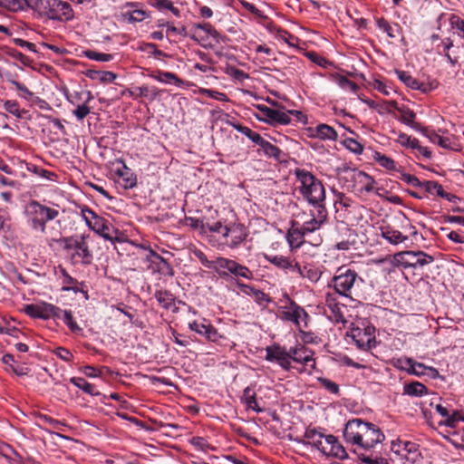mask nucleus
Instances as JSON below:
<instances>
[{"label":"nucleus","mask_w":464,"mask_h":464,"mask_svg":"<svg viewBox=\"0 0 464 464\" xmlns=\"http://www.w3.org/2000/svg\"><path fill=\"white\" fill-rule=\"evenodd\" d=\"M295 175V190L316 210V213L311 214L310 219L302 218V223L299 220L292 219V237L294 235L302 237L305 233L314 232L326 220L325 189L322 182L305 169L296 168Z\"/></svg>","instance_id":"1"},{"label":"nucleus","mask_w":464,"mask_h":464,"mask_svg":"<svg viewBox=\"0 0 464 464\" xmlns=\"http://www.w3.org/2000/svg\"><path fill=\"white\" fill-rule=\"evenodd\" d=\"M343 437L348 443L370 450L384 440V434L375 424L361 419L350 420L343 430Z\"/></svg>","instance_id":"2"},{"label":"nucleus","mask_w":464,"mask_h":464,"mask_svg":"<svg viewBox=\"0 0 464 464\" xmlns=\"http://www.w3.org/2000/svg\"><path fill=\"white\" fill-rule=\"evenodd\" d=\"M24 214L26 222L32 230L45 233L46 223L56 218L59 212L36 200H32L27 204Z\"/></svg>","instance_id":"3"},{"label":"nucleus","mask_w":464,"mask_h":464,"mask_svg":"<svg viewBox=\"0 0 464 464\" xmlns=\"http://www.w3.org/2000/svg\"><path fill=\"white\" fill-rule=\"evenodd\" d=\"M30 6L41 16L52 20L69 21L73 18L70 4L62 0H30Z\"/></svg>","instance_id":"4"},{"label":"nucleus","mask_w":464,"mask_h":464,"mask_svg":"<svg viewBox=\"0 0 464 464\" xmlns=\"http://www.w3.org/2000/svg\"><path fill=\"white\" fill-rule=\"evenodd\" d=\"M336 171L340 182H342L343 186L346 187L347 189L355 188L357 184L361 185V190L366 192H371L374 188L375 181L373 178L363 171L348 167H343V169L339 168Z\"/></svg>","instance_id":"5"},{"label":"nucleus","mask_w":464,"mask_h":464,"mask_svg":"<svg viewBox=\"0 0 464 464\" xmlns=\"http://www.w3.org/2000/svg\"><path fill=\"white\" fill-rule=\"evenodd\" d=\"M81 215L90 229L102 237L104 239L113 241L115 235L117 234V230L111 226L107 219L98 216L86 206L82 208Z\"/></svg>","instance_id":"6"},{"label":"nucleus","mask_w":464,"mask_h":464,"mask_svg":"<svg viewBox=\"0 0 464 464\" xmlns=\"http://www.w3.org/2000/svg\"><path fill=\"white\" fill-rule=\"evenodd\" d=\"M292 324H294L298 334L296 339H300L304 343H314V336L311 328V317L307 312L292 301Z\"/></svg>","instance_id":"7"},{"label":"nucleus","mask_w":464,"mask_h":464,"mask_svg":"<svg viewBox=\"0 0 464 464\" xmlns=\"http://www.w3.org/2000/svg\"><path fill=\"white\" fill-rule=\"evenodd\" d=\"M362 282L358 274L350 268L341 266L337 269L336 275L333 277L332 283L334 290L339 295L349 297L352 295V289L357 281Z\"/></svg>","instance_id":"8"},{"label":"nucleus","mask_w":464,"mask_h":464,"mask_svg":"<svg viewBox=\"0 0 464 464\" xmlns=\"http://www.w3.org/2000/svg\"><path fill=\"white\" fill-rule=\"evenodd\" d=\"M89 236L65 238V249L73 250L72 258H79L83 265H89L92 260V253L87 243Z\"/></svg>","instance_id":"9"},{"label":"nucleus","mask_w":464,"mask_h":464,"mask_svg":"<svg viewBox=\"0 0 464 464\" xmlns=\"http://www.w3.org/2000/svg\"><path fill=\"white\" fill-rule=\"evenodd\" d=\"M395 259L403 268L422 267L434 261L433 256L422 251H404L396 255Z\"/></svg>","instance_id":"10"},{"label":"nucleus","mask_w":464,"mask_h":464,"mask_svg":"<svg viewBox=\"0 0 464 464\" xmlns=\"http://www.w3.org/2000/svg\"><path fill=\"white\" fill-rule=\"evenodd\" d=\"M313 355V351L304 346L292 350V362L295 363L292 364V369L310 374L315 364Z\"/></svg>","instance_id":"11"},{"label":"nucleus","mask_w":464,"mask_h":464,"mask_svg":"<svg viewBox=\"0 0 464 464\" xmlns=\"http://www.w3.org/2000/svg\"><path fill=\"white\" fill-rule=\"evenodd\" d=\"M188 327L190 330L204 336L206 339L211 342H217L220 337L217 329L212 324H208L205 319L202 321H194L189 323Z\"/></svg>","instance_id":"12"},{"label":"nucleus","mask_w":464,"mask_h":464,"mask_svg":"<svg viewBox=\"0 0 464 464\" xmlns=\"http://www.w3.org/2000/svg\"><path fill=\"white\" fill-rule=\"evenodd\" d=\"M217 263L220 268L227 269L236 276H241L247 279L252 276V272L246 266H244L234 260L219 257L217 260Z\"/></svg>","instance_id":"13"},{"label":"nucleus","mask_w":464,"mask_h":464,"mask_svg":"<svg viewBox=\"0 0 464 464\" xmlns=\"http://www.w3.org/2000/svg\"><path fill=\"white\" fill-rule=\"evenodd\" d=\"M420 188L424 189V191L427 193L436 194L437 196L446 198L448 201L452 203H456L458 200H459V198L456 195L445 192L442 186L437 181H423Z\"/></svg>","instance_id":"14"},{"label":"nucleus","mask_w":464,"mask_h":464,"mask_svg":"<svg viewBox=\"0 0 464 464\" xmlns=\"http://www.w3.org/2000/svg\"><path fill=\"white\" fill-rule=\"evenodd\" d=\"M392 106H394L395 110L400 113V116H394L402 123L410 126L415 130H420V124L414 122V119L416 117L415 112L406 106H398L395 102H392Z\"/></svg>","instance_id":"15"},{"label":"nucleus","mask_w":464,"mask_h":464,"mask_svg":"<svg viewBox=\"0 0 464 464\" xmlns=\"http://www.w3.org/2000/svg\"><path fill=\"white\" fill-rule=\"evenodd\" d=\"M304 131L307 136L317 137L321 140H335L337 138V132L327 124H319L315 129L306 128Z\"/></svg>","instance_id":"16"},{"label":"nucleus","mask_w":464,"mask_h":464,"mask_svg":"<svg viewBox=\"0 0 464 464\" xmlns=\"http://www.w3.org/2000/svg\"><path fill=\"white\" fill-rule=\"evenodd\" d=\"M398 363L401 364L402 369H406L409 373L421 376L425 374V370H430L437 372L436 369L432 367H427L421 362H417L411 358L399 359Z\"/></svg>","instance_id":"17"},{"label":"nucleus","mask_w":464,"mask_h":464,"mask_svg":"<svg viewBox=\"0 0 464 464\" xmlns=\"http://www.w3.org/2000/svg\"><path fill=\"white\" fill-rule=\"evenodd\" d=\"M51 304L42 303L40 304H26L24 312L33 318L49 319V311H52Z\"/></svg>","instance_id":"18"},{"label":"nucleus","mask_w":464,"mask_h":464,"mask_svg":"<svg viewBox=\"0 0 464 464\" xmlns=\"http://www.w3.org/2000/svg\"><path fill=\"white\" fill-rule=\"evenodd\" d=\"M266 358L269 361L277 362L283 368L288 370L290 368V354L281 350L279 347L274 349L267 348Z\"/></svg>","instance_id":"19"},{"label":"nucleus","mask_w":464,"mask_h":464,"mask_svg":"<svg viewBox=\"0 0 464 464\" xmlns=\"http://www.w3.org/2000/svg\"><path fill=\"white\" fill-rule=\"evenodd\" d=\"M152 264L156 266L157 271L165 276H174V270L170 264L162 256H160L159 254L152 252Z\"/></svg>","instance_id":"20"},{"label":"nucleus","mask_w":464,"mask_h":464,"mask_svg":"<svg viewBox=\"0 0 464 464\" xmlns=\"http://www.w3.org/2000/svg\"><path fill=\"white\" fill-rule=\"evenodd\" d=\"M381 235L388 242L397 245L408 239V237L403 236L400 231L393 229L390 226L381 227Z\"/></svg>","instance_id":"21"},{"label":"nucleus","mask_w":464,"mask_h":464,"mask_svg":"<svg viewBox=\"0 0 464 464\" xmlns=\"http://www.w3.org/2000/svg\"><path fill=\"white\" fill-rule=\"evenodd\" d=\"M326 304L333 314L334 320L336 323H346V319L342 312V307L335 302L334 297L331 294H327L325 297Z\"/></svg>","instance_id":"22"},{"label":"nucleus","mask_w":464,"mask_h":464,"mask_svg":"<svg viewBox=\"0 0 464 464\" xmlns=\"http://www.w3.org/2000/svg\"><path fill=\"white\" fill-rule=\"evenodd\" d=\"M151 77L160 82L173 83L176 86H181L183 84V81L170 72L158 71L151 74Z\"/></svg>","instance_id":"23"},{"label":"nucleus","mask_w":464,"mask_h":464,"mask_svg":"<svg viewBox=\"0 0 464 464\" xmlns=\"http://www.w3.org/2000/svg\"><path fill=\"white\" fill-rule=\"evenodd\" d=\"M428 392L426 386L419 382H412L411 383H406L403 386V394L411 396V397H421L426 394Z\"/></svg>","instance_id":"24"},{"label":"nucleus","mask_w":464,"mask_h":464,"mask_svg":"<svg viewBox=\"0 0 464 464\" xmlns=\"http://www.w3.org/2000/svg\"><path fill=\"white\" fill-rule=\"evenodd\" d=\"M154 297L158 301L159 304L164 309H170L174 306V296L167 290H157L154 293Z\"/></svg>","instance_id":"25"},{"label":"nucleus","mask_w":464,"mask_h":464,"mask_svg":"<svg viewBox=\"0 0 464 464\" xmlns=\"http://www.w3.org/2000/svg\"><path fill=\"white\" fill-rule=\"evenodd\" d=\"M71 382L82 390L84 392L92 396H99L101 393L95 389L94 385L89 383L85 379L82 377H72Z\"/></svg>","instance_id":"26"},{"label":"nucleus","mask_w":464,"mask_h":464,"mask_svg":"<svg viewBox=\"0 0 464 464\" xmlns=\"http://www.w3.org/2000/svg\"><path fill=\"white\" fill-rule=\"evenodd\" d=\"M242 399L248 409L256 412L262 411V409L257 404L256 393L250 387H246L244 390Z\"/></svg>","instance_id":"27"},{"label":"nucleus","mask_w":464,"mask_h":464,"mask_svg":"<svg viewBox=\"0 0 464 464\" xmlns=\"http://www.w3.org/2000/svg\"><path fill=\"white\" fill-rule=\"evenodd\" d=\"M459 421L464 422V414L458 410H450L449 418L447 420H440L438 424L454 429Z\"/></svg>","instance_id":"28"},{"label":"nucleus","mask_w":464,"mask_h":464,"mask_svg":"<svg viewBox=\"0 0 464 464\" xmlns=\"http://www.w3.org/2000/svg\"><path fill=\"white\" fill-rule=\"evenodd\" d=\"M398 78L412 90H422L423 84L404 71H396Z\"/></svg>","instance_id":"29"},{"label":"nucleus","mask_w":464,"mask_h":464,"mask_svg":"<svg viewBox=\"0 0 464 464\" xmlns=\"http://www.w3.org/2000/svg\"><path fill=\"white\" fill-rule=\"evenodd\" d=\"M117 174L122 179V186L125 188H131L136 186L137 179L130 170L124 165L123 169L117 170Z\"/></svg>","instance_id":"30"},{"label":"nucleus","mask_w":464,"mask_h":464,"mask_svg":"<svg viewBox=\"0 0 464 464\" xmlns=\"http://www.w3.org/2000/svg\"><path fill=\"white\" fill-rule=\"evenodd\" d=\"M86 75L92 80H99L102 82H112L116 79V74L111 72H102L90 70Z\"/></svg>","instance_id":"31"},{"label":"nucleus","mask_w":464,"mask_h":464,"mask_svg":"<svg viewBox=\"0 0 464 464\" xmlns=\"http://www.w3.org/2000/svg\"><path fill=\"white\" fill-rule=\"evenodd\" d=\"M264 112L265 115L269 118L271 121L282 122V123H288L289 119L288 116L282 111H279L277 110L270 109L267 107H259Z\"/></svg>","instance_id":"32"},{"label":"nucleus","mask_w":464,"mask_h":464,"mask_svg":"<svg viewBox=\"0 0 464 464\" xmlns=\"http://www.w3.org/2000/svg\"><path fill=\"white\" fill-rule=\"evenodd\" d=\"M446 438L456 449H464V429L449 431Z\"/></svg>","instance_id":"33"},{"label":"nucleus","mask_w":464,"mask_h":464,"mask_svg":"<svg viewBox=\"0 0 464 464\" xmlns=\"http://www.w3.org/2000/svg\"><path fill=\"white\" fill-rule=\"evenodd\" d=\"M235 129L240 133L246 136L249 140H251L254 143L260 146L265 139L261 137V135L256 131H253L250 128L242 125H234Z\"/></svg>","instance_id":"34"},{"label":"nucleus","mask_w":464,"mask_h":464,"mask_svg":"<svg viewBox=\"0 0 464 464\" xmlns=\"http://www.w3.org/2000/svg\"><path fill=\"white\" fill-rule=\"evenodd\" d=\"M26 169L43 179L51 181H56L57 175L54 172L49 171L33 164H26Z\"/></svg>","instance_id":"35"},{"label":"nucleus","mask_w":464,"mask_h":464,"mask_svg":"<svg viewBox=\"0 0 464 464\" xmlns=\"http://www.w3.org/2000/svg\"><path fill=\"white\" fill-rule=\"evenodd\" d=\"M335 82L338 83V85L343 88V90L350 91L352 92H356L359 89V86L350 81L347 77L340 74H336L334 76Z\"/></svg>","instance_id":"36"},{"label":"nucleus","mask_w":464,"mask_h":464,"mask_svg":"<svg viewBox=\"0 0 464 464\" xmlns=\"http://www.w3.org/2000/svg\"><path fill=\"white\" fill-rule=\"evenodd\" d=\"M0 5L11 11H18L30 6V0H0Z\"/></svg>","instance_id":"37"},{"label":"nucleus","mask_w":464,"mask_h":464,"mask_svg":"<svg viewBox=\"0 0 464 464\" xmlns=\"http://www.w3.org/2000/svg\"><path fill=\"white\" fill-rule=\"evenodd\" d=\"M202 227L208 228L211 232L222 233L225 237L229 236V232H236L234 227H228L227 226L224 227L219 221L214 222L212 224L207 223L206 226Z\"/></svg>","instance_id":"38"},{"label":"nucleus","mask_w":464,"mask_h":464,"mask_svg":"<svg viewBox=\"0 0 464 464\" xmlns=\"http://www.w3.org/2000/svg\"><path fill=\"white\" fill-rule=\"evenodd\" d=\"M374 160L383 168H385L388 170H395L396 169V163L395 161L383 155L380 152H375L374 154Z\"/></svg>","instance_id":"39"},{"label":"nucleus","mask_w":464,"mask_h":464,"mask_svg":"<svg viewBox=\"0 0 464 464\" xmlns=\"http://www.w3.org/2000/svg\"><path fill=\"white\" fill-rule=\"evenodd\" d=\"M331 449H332V450H331V452L328 453L327 456H332V457L337 458L339 459H345L348 458V454H347L345 449L343 448V446L342 444H340L338 442L336 438H335V442L333 443Z\"/></svg>","instance_id":"40"},{"label":"nucleus","mask_w":464,"mask_h":464,"mask_svg":"<svg viewBox=\"0 0 464 464\" xmlns=\"http://www.w3.org/2000/svg\"><path fill=\"white\" fill-rule=\"evenodd\" d=\"M334 442H335V437L334 435H325L323 440L319 442L317 450L327 456L332 450L331 447Z\"/></svg>","instance_id":"41"},{"label":"nucleus","mask_w":464,"mask_h":464,"mask_svg":"<svg viewBox=\"0 0 464 464\" xmlns=\"http://www.w3.org/2000/svg\"><path fill=\"white\" fill-rule=\"evenodd\" d=\"M325 435L316 431L315 430H308L305 432V438L308 440V443L314 446L316 449L319 446V442L323 440Z\"/></svg>","instance_id":"42"},{"label":"nucleus","mask_w":464,"mask_h":464,"mask_svg":"<svg viewBox=\"0 0 464 464\" xmlns=\"http://www.w3.org/2000/svg\"><path fill=\"white\" fill-rule=\"evenodd\" d=\"M85 56L91 60L99 62H110L113 59V55L111 53H98L96 51H86Z\"/></svg>","instance_id":"43"},{"label":"nucleus","mask_w":464,"mask_h":464,"mask_svg":"<svg viewBox=\"0 0 464 464\" xmlns=\"http://www.w3.org/2000/svg\"><path fill=\"white\" fill-rule=\"evenodd\" d=\"M266 259L276 266L282 269H287L290 266L289 260L283 256H266Z\"/></svg>","instance_id":"44"},{"label":"nucleus","mask_w":464,"mask_h":464,"mask_svg":"<svg viewBox=\"0 0 464 464\" xmlns=\"http://www.w3.org/2000/svg\"><path fill=\"white\" fill-rule=\"evenodd\" d=\"M343 145L347 150L354 154H361L363 150L362 145L353 138H347L343 141Z\"/></svg>","instance_id":"45"},{"label":"nucleus","mask_w":464,"mask_h":464,"mask_svg":"<svg viewBox=\"0 0 464 464\" xmlns=\"http://www.w3.org/2000/svg\"><path fill=\"white\" fill-rule=\"evenodd\" d=\"M399 179L415 188H420L423 182L420 181L416 176L405 172H401Z\"/></svg>","instance_id":"46"},{"label":"nucleus","mask_w":464,"mask_h":464,"mask_svg":"<svg viewBox=\"0 0 464 464\" xmlns=\"http://www.w3.org/2000/svg\"><path fill=\"white\" fill-rule=\"evenodd\" d=\"M124 16L130 22H141L147 17V14L143 10L136 9L131 12L126 13Z\"/></svg>","instance_id":"47"},{"label":"nucleus","mask_w":464,"mask_h":464,"mask_svg":"<svg viewBox=\"0 0 464 464\" xmlns=\"http://www.w3.org/2000/svg\"><path fill=\"white\" fill-rule=\"evenodd\" d=\"M232 227L236 229V232H229V235H232L230 245L236 246L245 240L246 234L239 227L233 226Z\"/></svg>","instance_id":"48"},{"label":"nucleus","mask_w":464,"mask_h":464,"mask_svg":"<svg viewBox=\"0 0 464 464\" xmlns=\"http://www.w3.org/2000/svg\"><path fill=\"white\" fill-rule=\"evenodd\" d=\"M140 49L143 52L154 55L155 57L166 56V54L162 51L159 50L157 45L152 43L143 44Z\"/></svg>","instance_id":"49"},{"label":"nucleus","mask_w":464,"mask_h":464,"mask_svg":"<svg viewBox=\"0 0 464 464\" xmlns=\"http://www.w3.org/2000/svg\"><path fill=\"white\" fill-rule=\"evenodd\" d=\"M377 26L382 30L384 33L387 34V35L391 38H395V34L393 33V28L392 25L388 23L387 20L384 18H378L376 20Z\"/></svg>","instance_id":"50"},{"label":"nucleus","mask_w":464,"mask_h":464,"mask_svg":"<svg viewBox=\"0 0 464 464\" xmlns=\"http://www.w3.org/2000/svg\"><path fill=\"white\" fill-rule=\"evenodd\" d=\"M195 27L197 29L204 31L208 35H210L215 39H217L219 36L218 32L208 23L197 24Z\"/></svg>","instance_id":"51"},{"label":"nucleus","mask_w":464,"mask_h":464,"mask_svg":"<svg viewBox=\"0 0 464 464\" xmlns=\"http://www.w3.org/2000/svg\"><path fill=\"white\" fill-rule=\"evenodd\" d=\"M319 382L321 385L325 388L328 392H330L333 394H337L339 392V386L332 382L329 379L326 378H321L319 379Z\"/></svg>","instance_id":"52"},{"label":"nucleus","mask_w":464,"mask_h":464,"mask_svg":"<svg viewBox=\"0 0 464 464\" xmlns=\"http://www.w3.org/2000/svg\"><path fill=\"white\" fill-rule=\"evenodd\" d=\"M305 55L312 61L314 62V63L322 66V67H327L328 64H330V62H328L326 59H324V57L318 55L316 53L314 52H309V53H305Z\"/></svg>","instance_id":"53"},{"label":"nucleus","mask_w":464,"mask_h":464,"mask_svg":"<svg viewBox=\"0 0 464 464\" xmlns=\"http://www.w3.org/2000/svg\"><path fill=\"white\" fill-rule=\"evenodd\" d=\"M359 459L366 464H389V460L384 458H372L371 456H366L362 454L359 456Z\"/></svg>","instance_id":"54"},{"label":"nucleus","mask_w":464,"mask_h":464,"mask_svg":"<svg viewBox=\"0 0 464 464\" xmlns=\"http://www.w3.org/2000/svg\"><path fill=\"white\" fill-rule=\"evenodd\" d=\"M4 108L7 112L18 118L21 117L19 105L15 101H6L4 104Z\"/></svg>","instance_id":"55"},{"label":"nucleus","mask_w":464,"mask_h":464,"mask_svg":"<svg viewBox=\"0 0 464 464\" xmlns=\"http://www.w3.org/2000/svg\"><path fill=\"white\" fill-rule=\"evenodd\" d=\"M91 110L87 106V104L83 103L82 105H78L76 109L73 111V115L79 120L82 121L89 113Z\"/></svg>","instance_id":"56"},{"label":"nucleus","mask_w":464,"mask_h":464,"mask_svg":"<svg viewBox=\"0 0 464 464\" xmlns=\"http://www.w3.org/2000/svg\"><path fill=\"white\" fill-rule=\"evenodd\" d=\"M260 147L263 149L265 153L268 156H274L276 157L279 150L271 144L269 141L264 140L263 142L260 144Z\"/></svg>","instance_id":"57"},{"label":"nucleus","mask_w":464,"mask_h":464,"mask_svg":"<svg viewBox=\"0 0 464 464\" xmlns=\"http://www.w3.org/2000/svg\"><path fill=\"white\" fill-rule=\"evenodd\" d=\"M54 354L64 362H70L72 359V353L66 348L58 347L54 350Z\"/></svg>","instance_id":"58"},{"label":"nucleus","mask_w":464,"mask_h":464,"mask_svg":"<svg viewBox=\"0 0 464 464\" xmlns=\"http://www.w3.org/2000/svg\"><path fill=\"white\" fill-rule=\"evenodd\" d=\"M63 321L72 331L80 329L79 326L77 325V324L74 322L72 314L71 311H67V312L63 313Z\"/></svg>","instance_id":"59"},{"label":"nucleus","mask_w":464,"mask_h":464,"mask_svg":"<svg viewBox=\"0 0 464 464\" xmlns=\"http://www.w3.org/2000/svg\"><path fill=\"white\" fill-rule=\"evenodd\" d=\"M203 93H205L208 97H210L212 99H215V100H218V101H221V102H227L228 101L227 94H225L224 92H218V91L206 89V90H203Z\"/></svg>","instance_id":"60"},{"label":"nucleus","mask_w":464,"mask_h":464,"mask_svg":"<svg viewBox=\"0 0 464 464\" xmlns=\"http://www.w3.org/2000/svg\"><path fill=\"white\" fill-rule=\"evenodd\" d=\"M292 117L295 118V121L303 125L308 124V116L301 111L292 110Z\"/></svg>","instance_id":"61"},{"label":"nucleus","mask_w":464,"mask_h":464,"mask_svg":"<svg viewBox=\"0 0 464 464\" xmlns=\"http://www.w3.org/2000/svg\"><path fill=\"white\" fill-rule=\"evenodd\" d=\"M419 131L426 136L432 143H435L436 140H440V136L439 134L433 130H428L427 128L420 126V130Z\"/></svg>","instance_id":"62"},{"label":"nucleus","mask_w":464,"mask_h":464,"mask_svg":"<svg viewBox=\"0 0 464 464\" xmlns=\"http://www.w3.org/2000/svg\"><path fill=\"white\" fill-rule=\"evenodd\" d=\"M39 419L44 422L45 424H48L50 427L53 429H59V427L62 425V422L53 419L52 417L48 415H40Z\"/></svg>","instance_id":"63"},{"label":"nucleus","mask_w":464,"mask_h":464,"mask_svg":"<svg viewBox=\"0 0 464 464\" xmlns=\"http://www.w3.org/2000/svg\"><path fill=\"white\" fill-rule=\"evenodd\" d=\"M450 23L452 28H456L460 32L464 28V20L460 19L458 15L451 14Z\"/></svg>","instance_id":"64"}]
</instances>
